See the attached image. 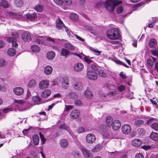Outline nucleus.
Instances as JSON below:
<instances>
[{"label": "nucleus", "mask_w": 158, "mask_h": 158, "mask_svg": "<svg viewBox=\"0 0 158 158\" xmlns=\"http://www.w3.org/2000/svg\"><path fill=\"white\" fill-rule=\"evenodd\" d=\"M122 3L121 0H107L105 4L106 8L109 12L113 11L116 7Z\"/></svg>", "instance_id": "1"}, {"label": "nucleus", "mask_w": 158, "mask_h": 158, "mask_svg": "<svg viewBox=\"0 0 158 158\" xmlns=\"http://www.w3.org/2000/svg\"><path fill=\"white\" fill-rule=\"evenodd\" d=\"M107 37L110 40H116L118 39L120 36L117 28H113L108 30L107 32Z\"/></svg>", "instance_id": "2"}, {"label": "nucleus", "mask_w": 158, "mask_h": 158, "mask_svg": "<svg viewBox=\"0 0 158 158\" xmlns=\"http://www.w3.org/2000/svg\"><path fill=\"white\" fill-rule=\"evenodd\" d=\"M56 27L59 30L62 29L63 31L64 30L67 32L68 35H70V33L68 28L64 26L62 22L59 19L56 21Z\"/></svg>", "instance_id": "3"}, {"label": "nucleus", "mask_w": 158, "mask_h": 158, "mask_svg": "<svg viewBox=\"0 0 158 158\" xmlns=\"http://www.w3.org/2000/svg\"><path fill=\"white\" fill-rule=\"evenodd\" d=\"M21 37L22 40L25 42H29L31 40V34L29 31H23L21 34Z\"/></svg>", "instance_id": "4"}, {"label": "nucleus", "mask_w": 158, "mask_h": 158, "mask_svg": "<svg viewBox=\"0 0 158 158\" xmlns=\"http://www.w3.org/2000/svg\"><path fill=\"white\" fill-rule=\"evenodd\" d=\"M102 134L104 138L111 139L113 137L112 133L107 127L104 128L102 130Z\"/></svg>", "instance_id": "5"}, {"label": "nucleus", "mask_w": 158, "mask_h": 158, "mask_svg": "<svg viewBox=\"0 0 158 158\" xmlns=\"http://www.w3.org/2000/svg\"><path fill=\"white\" fill-rule=\"evenodd\" d=\"M86 75L88 78L93 80H95L98 77L97 73L92 70H87Z\"/></svg>", "instance_id": "6"}, {"label": "nucleus", "mask_w": 158, "mask_h": 158, "mask_svg": "<svg viewBox=\"0 0 158 158\" xmlns=\"http://www.w3.org/2000/svg\"><path fill=\"white\" fill-rule=\"evenodd\" d=\"M80 149L86 158H92V156L89 151L87 150L85 147L82 146L80 147Z\"/></svg>", "instance_id": "7"}, {"label": "nucleus", "mask_w": 158, "mask_h": 158, "mask_svg": "<svg viewBox=\"0 0 158 158\" xmlns=\"http://www.w3.org/2000/svg\"><path fill=\"white\" fill-rule=\"evenodd\" d=\"M122 131L124 134H128L131 131V127L129 125L124 124L122 127Z\"/></svg>", "instance_id": "8"}, {"label": "nucleus", "mask_w": 158, "mask_h": 158, "mask_svg": "<svg viewBox=\"0 0 158 158\" xmlns=\"http://www.w3.org/2000/svg\"><path fill=\"white\" fill-rule=\"evenodd\" d=\"M73 86L74 89L77 91H81L83 88L82 83L79 81H77L74 83Z\"/></svg>", "instance_id": "9"}, {"label": "nucleus", "mask_w": 158, "mask_h": 158, "mask_svg": "<svg viewBox=\"0 0 158 158\" xmlns=\"http://www.w3.org/2000/svg\"><path fill=\"white\" fill-rule=\"evenodd\" d=\"M86 141L89 143H93L96 140L95 135L93 134H88L86 137Z\"/></svg>", "instance_id": "10"}, {"label": "nucleus", "mask_w": 158, "mask_h": 158, "mask_svg": "<svg viewBox=\"0 0 158 158\" xmlns=\"http://www.w3.org/2000/svg\"><path fill=\"white\" fill-rule=\"evenodd\" d=\"M84 68V65L81 63H76L74 66L73 69L75 71L80 72L82 71Z\"/></svg>", "instance_id": "11"}, {"label": "nucleus", "mask_w": 158, "mask_h": 158, "mask_svg": "<svg viewBox=\"0 0 158 158\" xmlns=\"http://www.w3.org/2000/svg\"><path fill=\"white\" fill-rule=\"evenodd\" d=\"M26 18L27 20L34 21L37 18V15L35 12L32 14L29 13L26 15Z\"/></svg>", "instance_id": "12"}, {"label": "nucleus", "mask_w": 158, "mask_h": 158, "mask_svg": "<svg viewBox=\"0 0 158 158\" xmlns=\"http://www.w3.org/2000/svg\"><path fill=\"white\" fill-rule=\"evenodd\" d=\"M49 85L48 81L46 80L42 81L39 85V88L41 89H44L47 88Z\"/></svg>", "instance_id": "13"}, {"label": "nucleus", "mask_w": 158, "mask_h": 158, "mask_svg": "<svg viewBox=\"0 0 158 158\" xmlns=\"http://www.w3.org/2000/svg\"><path fill=\"white\" fill-rule=\"evenodd\" d=\"M121 123L120 121L118 120H115L113 121L112 125L113 129L115 131L118 130L121 127Z\"/></svg>", "instance_id": "14"}, {"label": "nucleus", "mask_w": 158, "mask_h": 158, "mask_svg": "<svg viewBox=\"0 0 158 158\" xmlns=\"http://www.w3.org/2000/svg\"><path fill=\"white\" fill-rule=\"evenodd\" d=\"M14 93L17 95H22L24 92V89L20 87H16L13 89Z\"/></svg>", "instance_id": "15"}, {"label": "nucleus", "mask_w": 158, "mask_h": 158, "mask_svg": "<svg viewBox=\"0 0 158 158\" xmlns=\"http://www.w3.org/2000/svg\"><path fill=\"white\" fill-rule=\"evenodd\" d=\"M79 111L77 110H75L72 111L70 113V117L73 119L76 118L78 117L80 115Z\"/></svg>", "instance_id": "16"}, {"label": "nucleus", "mask_w": 158, "mask_h": 158, "mask_svg": "<svg viewBox=\"0 0 158 158\" xmlns=\"http://www.w3.org/2000/svg\"><path fill=\"white\" fill-rule=\"evenodd\" d=\"M141 140L139 139H135L132 142V145L135 147H138L141 146L142 144Z\"/></svg>", "instance_id": "17"}, {"label": "nucleus", "mask_w": 158, "mask_h": 158, "mask_svg": "<svg viewBox=\"0 0 158 158\" xmlns=\"http://www.w3.org/2000/svg\"><path fill=\"white\" fill-rule=\"evenodd\" d=\"M9 15L12 18H15L16 19H20L21 16L22 14L21 12L14 13L13 12H10Z\"/></svg>", "instance_id": "18"}, {"label": "nucleus", "mask_w": 158, "mask_h": 158, "mask_svg": "<svg viewBox=\"0 0 158 158\" xmlns=\"http://www.w3.org/2000/svg\"><path fill=\"white\" fill-rule=\"evenodd\" d=\"M52 71V68L49 65L46 66L44 69V72L46 75H49L51 74Z\"/></svg>", "instance_id": "19"}, {"label": "nucleus", "mask_w": 158, "mask_h": 158, "mask_svg": "<svg viewBox=\"0 0 158 158\" xmlns=\"http://www.w3.org/2000/svg\"><path fill=\"white\" fill-rule=\"evenodd\" d=\"M61 55L65 56L66 57H67L69 56L71 54L70 51H68L65 48H62L61 51Z\"/></svg>", "instance_id": "20"}, {"label": "nucleus", "mask_w": 158, "mask_h": 158, "mask_svg": "<svg viewBox=\"0 0 158 158\" xmlns=\"http://www.w3.org/2000/svg\"><path fill=\"white\" fill-rule=\"evenodd\" d=\"M45 37L42 36H38L36 37L35 41V42L38 43V44H42L44 43V41Z\"/></svg>", "instance_id": "21"}, {"label": "nucleus", "mask_w": 158, "mask_h": 158, "mask_svg": "<svg viewBox=\"0 0 158 158\" xmlns=\"http://www.w3.org/2000/svg\"><path fill=\"white\" fill-rule=\"evenodd\" d=\"M106 122L107 126L108 127H111L113 124V119L110 116L106 117Z\"/></svg>", "instance_id": "22"}, {"label": "nucleus", "mask_w": 158, "mask_h": 158, "mask_svg": "<svg viewBox=\"0 0 158 158\" xmlns=\"http://www.w3.org/2000/svg\"><path fill=\"white\" fill-rule=\"evenodd\" d=\"M51 94V91L48 89L44 90L41 94V96L44 98L48 97Z\"/></svg>", "instance_id": "23"}, {"label": "nucleus", "mask_w": 158, "mask_h": 158, "mask_svg": "<svg viewBox=\"0 0 158 158\" xmlns=\"http://www.w3.org/2000/svg\"><path fill=\"white\" fill-rule=\"evenodd\" d=\"M157 44V42L156 40L154 39H151L149 41V46L151 48L155 47L156 46Z\"/></svg>", "instance_id": "24"}, {"label": "nucleus", "mask_w": 158, "mask_h": 158, "mask_svg": "<svg viewBox=\"0 0 158 158\" xmlns=\"http://www.w3.org/2000/svg\"><path fill=\"white\" fill-rule=\"evenodd\" d=\"M55 56V53L53 51H50L48 52L46 55L47 57L49 60L53 59Z\"/></svg>", "instance_id": "25"}, {"label": "nucleus", "mask_w": 158, "mask_h": 158, "mask_svg": "<svg viewBox=\"0 0 158 158\" xmlns=\"http://www.w3.org/2000/svg\"><path fill=\"white\" fill-rule=\"evenodd\" d=\"M150 137L152 140L155 141H157L158 140V133L152 132L150 135Z\"/></svg>", "instance_id": "26"}, {"label": "nucleus", "mask_w": 158, "mask_h": 158, "mask_svg": "<svg viewBox=\"0 0 158 158\" xmlns=\"http://www.w3.org/2000/svg\"><path fill=\"white\" fill-rule=\"evenodd\" d=\"M32 139L34 145H38L39 141V138L38 136L37 135H34L32 136Z\"/></svg>", "instance_id": "27"}, {"label": "nucleus", "mask_w": 158, "mask_h": 158, "mask_svg": "<svg viewBox=\"0 0 158 158\" xmlns=\"http://www.w3.org/2000/svg\"><path fill=\"white\" fill-rule=\"evenodd\" d=\"M60 144L61 146L63 148H66L68 145V143L66 140L65 139H62L60 142Z\"/></svg>", "instance_id": "28"}, {"label": "nucleus", "mask_w": 158, "mask_h": 158, "mask_svg": "<svg viewBox=\"0 0 158 158\" xmlns=\"http://www.w3.org/2000/svg\"><path fill=\"white\" fill-rule=\"evenodd\" d=\"M69 98L71 99H74L77 98L78 97L77 94L74 92L69 93L68 95Z\"/></svg>", "instance_id": "29"}, {"label": "nucleus", "mask_w": 158, "mask_h": 158, "mask_svg": "<svg viewBox=\"0 0 158 158\" xmlns=\"http://www.w3.org/2000/svg\"><path fill=\"white\" fill-rule=\"evenodd\" d=\"M16 53L15 49L13 48H10L8 49L7 51L8 55L11 56H14Z\"/></svg>", "instance_id": "30"}, {"label": "nucleus", "mask_w": 158, "mask_h": 158, "mask_svg": "<svg viewBox=\"0 0 158 158\" xmlns=\"http://www.w3.org/2000/svg\"><path fill=\"white\" fill-rule=\"evenodd\" d=\"M14 3L17 7H21L23 4V0H15Z\"/></svg>", "instance_id": "31"}, {"label": "nucleus", "mask_w": 158, "mask_h": 158, "mask_svg": "<svg viewBox=\"0 0 158 158\" xmlns=\"http://www.w3.org/2000/svg\"><path fill=\"white\" fill-rule=\"evenodd\" d=\"M0 6L5 8H7L9 7L7 2L5 0H1L0 2Z\"/></svg>", "instance_id": "32"}, {"label": "nucleus", "mask_w": 158, "mask_h": 158, "mask_svg": "<svg viewBox=\"0 0 158 158\" xmlns=\"http://www.w3.org/2000/svg\"><path fill=\"white\" fill-rule=\"evenodd\" d=\"M32 100L35 104H39L40 101V98L37 96H35L32 98Z\"/></svg>", "instance_id": "33"}, {"label": "nucleus", "mask_w": 158, "mask_h": 158, "mask_svg": "<svg viewBox=\"0 0 158 158\" xmlns=\"http://www.w3.org/2000/svg\"><path fill=\"white\" fill-rule=\"evenodd\" d=\"M102 148V146L100 144H97L92 149V151L94 152H96L99 151Z\"/></svg>", "instance_id": "34"}, {"label": "nucleus", "mask_w": 158, "mask_h": 158, "mask_svg": "<svg viewBox=\"0 0 158 158\" xmlns=\"http://www.w3.org/2000/svg\"><path fill=\"white\" fill-rule=\"evenodd\" d=\"M34 8L37 11L40 12L43 11L44 8L43 6L41 5L38 4L34 7Z\"/></svg>", "instance_id": "35"}, {"label": "nucleus", "mask_w": 158, "mask_h": 158, "mask_svg": "<svg viewBox=\"0 0 158 158\" xmlns=\"http://www.w3.org/2000/svg\"><path fill=\"white\" fill-rule=\"evenodd\" d=\"M64 47L69 50H73L74 49V46L69 43H65L64 44Z\"/></svg>", "instance_id": "36"}, {"label": "nucleus", "mask_w": 158, "mask_h": 158, "mask_svg": "<svg viewBox=\"0 0 158 158\" xmlns=\"http://www.w3.org/2000/svg\"><path fill=\"white\" fill-rule=\"evenodd\" d=\"M144 123V121L143 120L141 119H138L136 120L134 122V125L136 126H139L140 125H142Z\"/></svg>", "instance_id": "37"}, {"label": "nucleus", "mask_w": 158, "mask_h": 158, "mask_svg": "<svg viewBox=\"0 0 158 158\" xmlns=\"http://www.w3.org/2000/svg\"><path fill=\"white\" fill-rule=\"evenodd\" d=\"M31 49L34 52H38L40 50V48L36 45H33L31 47Z\"/></svg>", "instance_id": "38"}, {"label": "nucleus", "mask_w": 158, "mask_h": 158, "mask_svg": "<svg viewBox=\"0 0 158 158\" xmlns=\"http://www.w3.org/2000/svg\"><path fill=\"white\" fill-rule=\"evenodd\" d=\"M98 73L99 76L103 77H106L107 76L106 73L102 70H99L98 71Z\"/></svg>", "instance_id": "39"}, {"label": "nucleus", "mask_w": 158, "mask_h": 158, "mask_svg": "<svg viewBox=\"0 0 158 158\" xmlns=\"http://www.w3.org/2000/svg\"><path fill=\"white\" fill-rule=\"evenodd\" d=\"M114 61L117 64H119V65H123L126 67L129 68V66L125 64L123 62L118 60L117 59H114Z\"/></svg>", "instance_id": "40"}, {"label": "nucleus", "mask_w": 158, "mask_h": 158, "mask_svg": "<svg viewBox=\"0 0 158 158\" xmlns=\"http://www.w3.org/2000/svg\"><path fill=\"white\" fill-rule=\"evenodd\" d=\"M94 57H90L89 56H86L84 57V59L85 61L88 64H90L93 61L91 60V59L93 58Z\"/></svg>", "instance_id": "41"}, {"label": "nucleus", "mask_w": 158, "mask_h": 158, "mask_svg": "<svg viewBox=\"0 0 158 158\" xmlns=\"http://www.w3.org/2000/svg\"><path fill=\"white\" fill-rule=\"evenodd\" d=\"M70 19L73 20L75 21L78 19V15L75 13L71 14L70 15Z\"/></svg>", "instance_id": "42"}, {"label": "nucleus", "mask_w": 158, "mask_h": 158, "mask_svg": "<svg viewBox=\"0 0 158 158\" xmlns=\"http://www.w3.org/2000/svg\"><path fill=\"white\" fill-rule=\"evenodd\" d=\"M89 49L95 53L97 55H99L102 52L101 51H99L98 49H95L94 48L92 47H90Z\"/></svg>", "instance_id": "43"}, {"label": "nucleus", "mask_w": 158, "mask_h": 158, "mask_svg": "<svg viewBox=\"0 0 158 158\" xmlns=\"http://www.w3.org/2000/svg\"><path fill=\"white\" fill-rule=\"evenodd\" d=\"M35 84V81L34 80L32 79L29 81L28 86L29 87H32L34 86Z\"/></svg>", "instance_id": "44"}, {"label": "nucleus", "mask_w": 158, "mask_h": 158, "mask_svg": "<svg viewBox=\"0 0 158 158\" xmlns=\"http://www.w3.org/2000/svg\"><path fill=\"white\" fill-rule=\"evenodd\" d=\"M85 96L89 98H90L93 97L92 93L89 90H86L85 91Z\"/></svg>", "instance_id": "45"}, {"label": "nucleus", "mask_w": 158, "mask_h": 158, "mask_svg": "<svg viewBox=\"0 0 158 158\" xmlns=\"http://www.w3.org/2000/svg\"><path fill=\"white\" fill-rule=\"evenodd\" d=\"M151 127L155 131H158V123H152Z\"/></svg>", "instance_id": "46"}, {"label": "nucleus", "mask_w": 158, "mask_h": 158, "mask_svg": "<svg viewBox=\"0 0 158 158\" xmlns=\"http://www.w3.org/2000/svg\"><path fill=\"white\" fill-rule=\"evenodd\" d=\"M74 103L76 106H82L83 105L82 101L78 100H75Z\"/></svg>", "instance_id": "47"}, {"label": "nucleus", "mask_w": 158, "mask_h": 158, "mask_svg": "<svg viewBox=\"0 0 158 158\" xmlns=\"http://www.w3.org/2000/svg\"><path fill=\"white\" fill-rule=\"evenodd\" d=\"M151 52L153 56H156L158 57V49H155L152 50Z\"/></svg>", "instance_id": "48"}, {"label": "nucleus", "mask_w": 158, "mask_h": 158, "mask_svg": "<svg viewBox=\"0 0 158 158\" xmlns=\"http://www.w3.org/2000/svg\"><path fill=\"white\" fill-rule=\"evenodd\" d=\"M72 154L75 158H79V152L78 151H73L72 152Z\"/></svg>", "instance_id": "49"}, {"label": "nucleus", "mask_w": 158, "mask_h": 158, "mask_svg": "<svg viewBox=\"0 0 158 158\" xmlns=\"http://www.w3.org/2000/svg\"><path fill=\"white\" fill-rule=\"evenodd\" d=\"M62 3L66 5H69L72 3V0H62Z\"/></svg>", "instance_id": "50"}, {"label": "nucleus", "mask_w": 158, "mask_h": 158, "mask_svg": "<svg viewBox=\"0 0 158 158\" xmlns=\"http://www.w3.org/2000/svg\"><path fill=\"white\" fill-rule=\"evenodd\" d=\"M123 10V8L122 6H119L117 9V12L118 14H120L122 13Z\"/></svg>", "instance_id": "51"}, {"label": "nucleus", "mask_w": 158, "mask_h": 158, "mask_svg": "<svg viewBox=\"0 0 158 158\" xmlns=\"http://www.w3.org/2000/svg\"><path fill=\"white\" fill-rule=\"evenodd\" d=\"M11 35L13 36L16 38H18L19 36L18 33L15 31L13 30L11 31Z\"/></svg>", "instance_id": "52"}, {"label": "nucleus", "mask_w": 158, "mask_h": 158, "mask_svg": "<svg viewBox=\"0 0 158 158\" xmlns=\"http://www.w3.org/2000/svg\"><path fill=\"white\" fill-rule=\"evenodd\" d=\"M68 128V127L65 124H63L60 125L59 128L60 129L67 130Z\"/></svg>", "instance_id": "53"}, {"label": "nucleus", "mask_w": 158, "mask_h": 158, "mask_svg": "<svg viewBox=\"0 0 158 158\" xmlns=\"http://www.w3.org/2000/svg\"><path fill=\"white\" fill-rule=\"evenodd\" d=\"M39 134L43 143H44L45 142L46 139L41 133L40 132Z\"/></svg>", "instance_id": "54"}, {"label": "nucleus", "mask_w": 158, "mask_h": 158, "mask_svg": "<svg viewBox=\"0 0 158 158\" xmlns=\"http://www.w3.org/2000/svg\"><path fill=\"white\" fill-rule=\"evenodd\" d=\"M138 133L140 135H143L145 133L144 130L142 128H139L138 130Z\"/></svg>", "instance_id": "55"}, {"label": "nucleus", "mask_w": 158, "mask_h": 158, "mask_svg": "<svg viewBox=\"0 0 158 158\" xmlns=\"http://www.w3.org/2000/svg\"><path fill=\"white\" fill-rule=\"evenodd\" d=\"M125 88V87L124 86L121 85L118 87V89L119 91L122 92L124 90Z\"/></svg>", "instance_id": "56"}, {"label": "nucleus", "mask_w": 158, "mask_h": 158, "mask_svg": "<svg viewBox=\"0 0 158 158\" xmlns=\"http://www.w3.org/2000/svg\"><path fill=\"white\" fill-rule=\"evenodd\" d=\"M147 64L150 66H152L153 63L152 60L150 59H148L147 60Z\"/></svg>", "instance_id": "57"}, {"label": "nucleus", "mask_w": 158, "mask_h": 158, "mask_svg": "<svg viewBox=\"0 0 158 158\" xmlns=\"http://www.w3.org/2000/svg\"><path fill=\"white\" fill-rule=\"evenodd\" d=\"M77 131L79 133H80L82 132H84V128L82 127H79L77 129Z\"/></svg>", "instance_id": "58"}, {"label": "nucleus", "mask_w": 158, "mask_h": 158, "mask_svg": "<svg viewBox=\"0 0 158 158\" xmlns=\"http://www.w3.org/2000/svg\"><path fill=\"white\" fill-rule=\"evenodd\" d=\"M45 39H46L47 41L51 42L54 44L55 43V41L51 37H48L47 38L45 37V38L44 39V40Z\"/></svg>", "instance_id": "59"}, {"label": "nucleus", "mask_w": 158, "mask_h": 158, "mask_svg": "<svg viewBox=\"0 0 158 158\" xmlns=\"http://www.w3.org/2000/svg\"><path fill=\"white\" fill-rule=\"evenodd\" d=\"M119 75L123 79H126L127 78L125 73L123 72H121Z\"/></svg>", "instance_id": "60"}, {"label": "nucleus", "mask_w": 158, "mask_h": 158, "mask_svg": "<svg viewBox=\"0 0 158 158\" xmlns=\"http://www.w3.org/2000/svg\"><path fill=\"white\" fill-rule=\"evenodd\" d=\"M57 4L61 6L62 5V1L61 0H53Z\"/></svg>", "instance_id": "61"}, {"label": "nucleus", "mask_w": 158, "mask_h": 158, "mask_svg": "<svg viewBox=\"0 0 158 158\" xmlns=\"http://www.w3.org/2000/svg\"><path fill=\"white\" fill-rule=\"evenodd\" d=\"M11 111V109L10 108H6L2 110V112L4 113H6L8 112H9Z\"/></svg>", "instance_id": "62"}, {"label": "nucleus", "mask_w": 158, "mask_h": 158, "mask_svg": "<svg viewBox=\"0 0 158 158\" xmlns=\"http://www.w3.org/2000/svg\"><path fill=\"white\" fill-rule=\"evenodd\" d=\"M135 158H144V157L142 154L139 153L136 154Z\"/></svg>", "instance_id": "63"}, {"label": "nucleus", "mask_w": 158, "mask_h": 158, "mask_svg": "<svg viewBox=\"0 0 158 158\" xmlns=\"http://www.w3.org/2000/svg\"><path fill=\"white\" fill-rule=\"evenodd\" d=\"M14 102L15 103H17L19 104L22 105L24 103V102L21 100H15L14 101Z\"/></svg>", "instance_id": "64"}]
</instances>
